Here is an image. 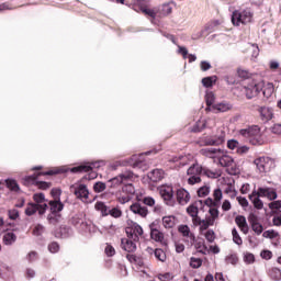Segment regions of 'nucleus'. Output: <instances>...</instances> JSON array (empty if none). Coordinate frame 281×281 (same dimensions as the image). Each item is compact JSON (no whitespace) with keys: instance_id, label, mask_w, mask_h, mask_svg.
Returning a JSON list of instances; mask_svg holds the SVG:
<instances>
[{"instance_id":"1","label":"nucleus","mask_w":281,"mask_h":281,"mask_svg":"<svg viewBox=\"0 0 281 281\" xmlns=\"http://www.w3.org/2000/svg\"><path fill=\"white\" fill-rule=\"evenodd\" d=\"M265 89V81L249 79L241 87V93H244L247 100H252V98H258L260 91Z\"/></svg>"},{"instance_id":"2","label":"nucleus","mask_w":281,"mask_h":281,"mask_svg":"<svg viewBox=\"0 0 281 281\" xmlns=\"http://www.w3.org/2000/svg\"><path fill=\"white\" fill-rule=\"evenodd\" d=\"M251 21H254V12L250 9H238L232 13V23L235 27L248 25Z\"/></svg>"},{"instance_id":"3","label":"nucleus","mask_w":281,"mask_h":281,"mask_svg":"<svg viewBox=\"0 0 281 281\" xmlns=\"http://www.w3.org/2000/svg\"><path fill=\"white\" fill-rule=\"evenodd\" d=\"M157 190L166 205H175V189L171 184L159 186Z\"/></svg>"},{"instance_id":"4","label":"nucleus","mask_w":281,"mask_h":281,"mask_svg":"<svg viewBox=\"0 0 281 281\" xmlns=\"http://www.w3.org/2000/svg\"><path fill=\"white\" fill-rule=\"evenodd\" d=\"M254 164L258 172L266 173L270 172L271 168L276 166V161L269 157H259L254 160Z\"/></svg>"},{"instance_id":"5","label":"nucleus","mask_w":281,"mask_h":281,"mask_svg":"<svg viewBox=\"0 0 281 281\" xmlns=\"http://www.w3.org/2000/svg\"><path fill=\"white\" fill-rule=\"evenodd\" d=\"M49 206H50V214L48 215V221L50 223H56V221L60 218V212H63V209L65 206L63 205V202H60V200L50 201Z\"/></svg>"},{"instance_id":"6","label":"nucleus","mask_w":281,"mask_h":281,"mask_svg":"<svg viewBox=\"0 0 281 281\" xmlns=\"http://www.w3.org/2000/svg\"><path fill=\"white\" fill-rule=\"evenodd\" d=\"M225 143V132L220 131L213 136H206L202 139L203 146H221Z\"/></svg>"},{"instance_id":"7","label":"nucleus","mask_w":281,"mask_h":281,"mask_svg":"<svg viewBox=\"0 0 281 281\" xmlns=\"http://www.w3.org/2000/svg\"><path fill=\"white\" fill-rule=\"evenodd\" d=\"M218 160L221 166H224V168H232L233 175H236V172H238V168L236 167V161L232 156L226 155L224 150L222 156H220Z\"/></svg>"},{"instance_id":"8","label":"nucleus","mask_w":281,"mask_h":281,"mask_svg":"<svg viewBox=\"0 0 281 281\" xmlns=\"http://www.w3.org/2000/svg\"><path fill=\"white\" fill-rule=\"evenodd\" d=\"M36 212H38V214L41 216H43V214H45V212H47V204L44 203L43 205H37L34 203H29L25 209L26 216H32V215L36 214Z\"/></svg>"},{"instance_id":"9","label":"nucleus","mask_w":281,"mask_h":281,"mask_svg":"<svg viewBox=\"0 0 281 281\" xmlns=\"http://www.w3.org/2000/svg\"><path fill=\"white\" fill-rule=\"evenodd\" d=\"M188 175H191V177L188 179V182L190 186H194V183H201V178L199 175H201V167L199 165H193L188 169Z\"/></svg>"},{"instance_id":"10","label":"nucleus","mask_w":281,"mask_h":281,"mask_svg":"<svg viewBox=\"0 0 281 281\" xmlns=\"http://www.w3.org/2000/svg\"><path fill=\"white\" fill-rule=\"evenodd\" d=\"M126 234H128L131 240L137 241L139 236L144 235V228L139 224L134 223L131 228L126 229Z\"/></svg>"},{"instance_id":"11","label":"nucleus","mask_w":281,"mask_h":281,"mask_svg":"<svg viewBox=\"0 0 281 281\" xmlns=\"http://www.w3.org/2000/svg\"><path fill=\"white\" fill-rule=\"evenodd\" d=\"M123 192H128V194H125V195L119 194L117 195V201L122 205H124V203H128V201H131L133 199V194H135V188H133V184H127L123 188Z\"/></svg>"},{"instance_id":"12","label":"nucleus","mask_w":281,"mask_h":281,"mask_svg":"<svg viewBox=\"0 0 281 281\" xmlns=\"http://www.w3.org/2000/svg\"><path fill=\"white\" fill-rule=\"evenodd\" d=\"M128 179H133V172L126 171L125 173H122L115 178H112L110 180L112 188H117V186H122L125 181H128Z\"/></svg>"},{"instance_id":"13","label":"nucleus","mask_w":281,"mask_h":281,"mask_svg":"<svg viewBox=\"0 0 281 281\" xmlns=\"http://www.w3.org/2000/svg\"><path fill=\"white\" fill-rule=\"evenodd\" d=\"M201 154L204 157H210L211 159H220L223 155V149L221 148H203L201 149Z\"/></svg>"},{"instance_id":"14","label":"nucleus","mask_w":281,"mask_h":281,"mask_svg":"<svg viewBox=\"0 0 281 281\" xmlns=\"http://www.w3.org/2000/svg\"><path fill=\"white\" fill-rule=\"evenodd\" d=\"M149 229L151 240H155L156 243H164V233L157 229V225L155 223L149 225Z\"/></svg>"},{"instance_id":"15","label":"nucleus","mask_w":281,"mask_h":281,"mask_svg":"<svg viewBox=\"0 0 281 281\" xmlns=\"http://www.w3.org/2000/svg\"><path fill=\"white\" fill-rule=\"evenodd\" d=\"M257 192L260 194V196H266V199H269V201H276V199H278V193L271 188H259Z\"/></svg>"},{"instance_id":"16","label":"nucleus","mask_w":281,"mask_h":281,"mask_svg":"<svg viewBox=\"0 0 281 281\" xmlns=\"http://www.w3.org/2000/svg\"><path fill=\"white\" fill-rule=\"evenodd\" d=\"M177 201L180 205H188L190 203V192L186 189H179L177 191Z\"/></svg>"},{"instance_id":"17","label":"nucleus","mask_w":281,"mask_h":281,"mask_svg":"<svg viewBox=\"0 0 281 281\" xmlns=\"http://www.w3.org/2000/svg\"><path fill=\"white\" fill-rule=\"evenodd\" d=\"M130 210L133 212V214H138V216H142V218H146V216H148V209H146V206H142L139 203L132 204Z\"/></svg>"},{"instance_id":"18","label":"nucleus","mask_w":281,"mask_h":281,"mask_svg":"<svg viewBox=\"0 0 281 281\" xmlns=\"http://www.w3.org/2000/svg\"><path fill=\"white\" fill-rule=\"evenodd\" d=\"M260 196L262 195H260L258 191H252L249 195V199L256 210H262V207H265V203L260 200Z\"/></svg>"},{"instance_id":"19","label":"nucleus","mask_w":281,"mask_h":281,"mask_svg":"<svg viewBox=\"0 0 281 281\" xmlns=\"http://www.w3.org/2000/svg\"><path fill=\"white\" fill-rule=\"evenodd\" d=\"M235 223L239 227L240 232H243V234H247L249 232V226L247 225V218L245 216H236Z\"/></svg>"},{"instance_id":"20","label":"nucleus","mask_w":281,"mask_h":281,"mask_svg":"<svg viewBox=\"0 0 281 281\" xmlns=\"http://www.w3.org/2000/svg\"><path fill=\"white\" fill-rule=\"evenodd\" d=\"M40 175L52 176V175H56V171L50 170V171H47V172H41L38 175L27 176V177L24 178L25 186H30V184L36 186V183H37L36 179H38Z\"/></svg>"},{"instance_id":"21","label":"nucleus","mask_w":281,"mask_h":281,"mask_svg":"<svg viewBox=\"0 0 281 281\" xmlns=\"http://www.w3.org/2000/svg\"><path fill=\"white\" fill-rule=\"evenodd\" d=\"M193 225L199 226L201 232H205L207 227H212L214 224L205 217V220H201V217L195 218Z\"/></svg>"},{"instance_id":"22","label":"nucleus","mask_w":281,"mask_h":281,"mask_svg":"<svg viewBox=\"0 0 281 281\" xmlns=\"http://www.w3.org/2000/svg\"><path fill=\"white\" fill-rule=\"evenodd\" d=\"M259 113L261 115V120H263L265 122L273 120V110L271 108L262 106L259 109Z\"/></svg>"},{"instance_id":"23","label":"nucleus","mask_w":281,"mask_h":281,"mask_svg":"<svg viewBox=\"0 0 281 281\" xmlns=\"http://www.w3.org/2000/svg\"><path fill=\"white\" fill-rule=\"evenodd\" d=\"M201 201L195 202L187 209V213L192 217V223H194L195 218H199V204L201 205Z\"/></svg>"},{"instance_id":"24","label":"nucleus","mask_w":281,"mask_h":281,"mask_svg":"<svg viewBox=\"0 0 281 281\" xmlns=\"http://www.w3.org/2000/svg\"><path fill=\"white\" fill-rule=\"evenodd\" d=\"M177 225V217L173 215H167L162 217V226L166 229H172Z\"/></svg>"},{"instance_id":"25","label":"nucleus","mask_w":281,"mask_h":281,"mask_svg":"<svg viewBox=\"0 0 281 281\" xmlns=\"http://www.w3.org/2000/svg\"><path fill=\"white\" fill-rule=\"evenodd\" d=\"M76 196L78 199H89V189H87V186L85 184H79L78 188L75 190Z\"/></svg>"},{"instance_id":"26","label":"nucleus","mask_w":281,"mask_h":281,"mask_svg":"<svg viewBox=\"0 0 281 281\" xmlns=\"http://www.w3.org/2000/svg\"><path fill=\"white\" fill-rule=\"evenodd\" d=\"M212 110L217 113H227V111H232V104L227 102L216 103L213 105Z\"/></svg>"},{"instance_id":"27","label":"nucleus","mask_w":281,"mask_h":281,"mask_svg":"<svg viewBox=\"0 0 281 281\" xmlns=\"http://www.w3.org/2000/svg\"><path fill=\"white\" fill-rule=\"evenodd\" d=\"M168 14H172V4L165 3L158 9V18L164 19V16H168Z\"/></svg>"},{"instance_id":"28","label":"nucleus","mask_w":281,"mask_h":281,"mask_svg":"<svg viewBox=\"0 0 281 281\" xmlns=\"http://www.w3.org/2000/svg\"><path fill=\"white\" fill-rule=\"evenodd\" d=\"M122 248L124 249V251L132 252L137 249V246L131 239H122Z\"/></svg>"},{"instance_id":"29","label":"nucleus","mask_w":281,"mask_h":281,"mask_svg":"<svg viewBox=\"0 0 281 281\" xmlns=\"http://www.w3.org/2000/svg\"><path fill=\"white\" fill-rule=\"evenodd\" d=\"M260 137V127L252 126L248 127V139L254 143L252 139H258Z\"/></svg>"},{"instance_id":"30","label":"nucleus","mask_w":281,"mask_h":281,"mask_svg":"<svg viewBox=\"0 0 281 281\" xmlns=\"http://www.w3.org/2000/svg\"><path fill=\"white\" fill-rule=\"evenodd\" d=\"M164 177H165V172L161 169L153 170L149 173V179H151L154 182L161 181V179H164Z\"/></svg>"},{"instance_id":"31","label":"nucleus","mask_w":281,"mask_h":281,"mask_svg":"<svg viewBox=\"0 0 281 281\" xmlns=\"http://www.w3.org/2000/svg\"><path fill=\"white\" fill-rule=\"evenodd\" d=\"M178 232L187 238H194V234H192V232L190 231V226L188 225H180L178 227Z\"/></svg>"},{"instance_id":"32","label":"nucleus","mask_w":281,"mask_h":281,"mask_svg":"<svg viewBox=\"0 0 281 281\" xmlns=\"http://www.w3.org/2000/svg\"><path fill=\"white\" fill-rule=\"evenodd\" d=\"M218 214L220 212L217 211V209L211 207L209 210V216H206V218L214 225V223L218 221Z\"/></svg>"},{"instance_id":"33","label":"nucleus","mask_w":281,"mask_h":281,"mask_svg":"<svg viewBox=\"0 0 281 281\" xmlns=\"http://www.w3.org/2000/svg\"><path fill=\"white\" fill-rule=\"evenodd\" d=\"M216 80H218V77L216 76L206 77L202 79V85L206 88L214 87V85H216Z\"/></svg>"},{"instance_id":"34","label":"nucleus","mask_w":281,"mask_h":281,"mask_svg":"<svg viewBox=\"0 0 281 281\" xmlns=\"http://www.w3.org/2000/svg\"><path fill=\"white\" fill-rule=\"evenodd\" d=\"M94 209L101 212L102 216H109V207L105 206L104 202H97Z\"/></svg>"},{"instance_id":"35","label":"nucleus","mask_w":281,"mask_h":281,"mask_svg":"<svg viewBox=\"0 0 281 281\" xmlns=\"http://www.w3.org/2000/svg\"><path fill=\"white\" fill-rule=\"evenodd\" d=\"M144 14H146L147 16H150V19L155 20V19H159V9H143Z\"/></svg>"},{"instance_id":"36","label":"nucleus","mask_w":281,"mask_h":281,"mask_svg":"<svg viewBox=\"0 0 281 281\" xmlns=\"http://www.w3.org/2000/svg\"><path fill=\"white\" fill-rule=\"evenodd\" d=\"M16 241V235L14 233L9 232L3 236V243L4 245H12V243Z\"/></svg>"},{"instance_id":"37","label":"nucleus","mask_w":281,"mask_h":281,"mask_svg":"<svg viewBox=\"0 0 281 281\" xmlns=\"http://www.w3.org/2000/svg\"><path fill=\"white\" fill-rule=\"evenodd\" d=\"M5 183L9 190H11L12 192H19L21 190L19 183H16V180L8 179L5 180Z\"/></svg>"},{"instance_id":"38","label":"nucleus","mask_w":281,"mask_h":281,"mask_svg":"<svg viewBox=\"0 0 281 281\" xmlns=\"http://www.w3.org/2000/svg\"><path fill=\"white\" fill-rule=\"evenodd\" d=\"M210 192H211L210 186L205 184V186L201 187L200 189H198V196L205 198L210 194Z\"/></svg>"},{"instance_id":"39","label":"nucleus","mask_w":281,"mask_h":281,"mask_svg":"<svg viewBox=\"0 0 281 281\" xmlns=\"http://www.w3.org/2000/svg\"><path fill=\"white\" fill-rule=\"evenodd\" d=\"M244 262L246 265H254L256 262V256L251 252H244Z\"/></svg>"},{"instance_id":"40","label":"nucleus","mask_w":281,"mask_h":281,"mask_svg":"<svg viewBox=\"0 0 281 281\" xmlns=\"http://www.w3.org/2000/svg\"><path fill=\"white\" fill-rule=\"evenodd\" d=\"M154 256L157 260H159L160 262H166V252L162 249H156L154 251Z\"/></svg>"},{"instance_id":"41","label":"nucleus","mask_w":281,"mask_h":281,"mask_svg":"<svg viewBox=\"0 0 281 281\" xmlns=\"http://www.w3.org/2000/svg\"><path fill=\"white\" fill-rule=\"evenodd\" d=\"M205 100H206L207 106L213 108L214 102L216 101V97L214 95V92H212V91L206 92Z\"/></svg>"},{"instance_id":"42","label":"nucleus","mask_w":281,"mask_h":281,"mask_svg":"<svg viewBox=\"0 0 281 281\" xmlns=\"http://www.w3.org/2000/svg\"><path fill=\"white\" fill-rule=\"evenodd\" d=\"M214 203H221L223 201V191L221 189H215L213 192Z\"/></svg>"},{"instance_id":"43","label":"nucleus","mask_w":281,"mask_h":281,"mask_svg":"<svg viewBox=\"0 0 281 281\" xmlns=\"http://www.w3.org/2000/svg\"><path fill=\"white\" fill-rule=\"evenodd\" d=\"M232 235L235 245H243V238H240V235H238V231L236 228H233Z\"/></svg>"},{"instance_id":"44","label":"nucleus","mask_w":281,"mask_h":281,"mask_svg":"<svg viewBox=\"0 0 281 281\" xmlns=\"http://www.w3.org/2000/svg\"><path fill=\"white\" fill-rule=\"evenodd\" d=\"M204 238L209 241V243H214V240L216 239V234L214 233V231L209 229L204 233Z\"/></svg>"},{"instance_id":"45","label":"nucleus","mask_w":281,"mask_h":281,"mask_svg":"<svg viewBox=\"0 0 281 281\" xmlns=\"http://www.w3.org/2000/svg\"><path fill=\"white\" fill-rule=\"evenodd\" d=\"M91 168L92 167L89 165H82V166L72 168L71 172H89Z\"/></svg>"},{"instance_id":"46","label":"nucleus","mask_w":281,"mask_h":281,"mask_svg":"<svg viewBox=\"0 0 281 281\" xmlns=\"http://www.w3.org/2000/svg\"><path fill=\"white\" fill-rule=\"evenodd\" d=\"M268 206L272 212H278V210H281V200L270 202Z\"/></svg>"},{"instance_id":"47","label":"nucleus","mask_w":281,"mask_h":281,"mask_svg":"<svg viewBox=\"0 0 281 281\" xmlns=\"http://www.w3.org/2000/svg\"><path fill=\"white\" fill-rule=\"evenodd\" d=\"M33 199H34L36 205H43L41 203H45V194H43V193H35L33 195Z\"/></svg>"},{"instance_id":"48","label":"nucleus","mask_w":281,"mask_h":281,"mask_svg":"<svg viewBox=\"0 0 281 281\" xmlns=\"http://www.w3.org/2000/svg\"><path fill=\"white\" fill-rule=\"evenodd\" d=\"M239 146L240 143H238V140L236 139H231L227 142V148H229V150H238Z\"/></svg>"},{"instance_id":"49","label":"nucleus","mask_w":281,"mask_h":281,"mask_svg":"<svg viewBox=\"0 0 281 281\" xmlns=\"http://www.w3.org/2000/svg\"><path fill=\"white\" fill-rule=\"evenodd\" d=\"M93 190L94 192H104L106 190V184L104 182H95Z\"/></svg>"},{"instance_id":"50","label":"nucleus","mask_w":281,"mask_h":281,"mask_svg":"<svg viewBox=\"0 0 281 281\" xmlns=\"http://www.w3.org/2000/svg\"><path fill=\"white\" fill-rule=\"evenodd\" d=\"M190 265L192 269H199L203 265V261L200 258H191Z\"/></svg>"},{"instance_id":"51","label":"nucleus","mask_w":281,"mask_h":281,"mask_svg":"<svg viewBox=\"0 0 281 281\" xmlns=\"http://www.w3.org/2000/svg\"><path fill=\"white\" fill-rule=\"evenodd\" d=\"M110 216H113V218H120L122 216V210L114 207L112 210H109Z\"/></svg>"},{"instance_id":"52","label":"nucleus","mask_w":281,"mask_h":281,"mask_svg":"<svg viewBox=\"0 0 281 281\" xmlns=\"http://www.w3.org/2000/svg\"><path fill=\"white\" fill-rule=\"evenodd\" d=\"M35 186L40 189V190H47L48 188H52V183L49 182H45V181H37L35 182Z\"/></svg>"},{"instance_id":"53","label":"nucleus","mask_w":281,"mask_h":281,"mask_svg":"<svg viewBox=\"0 0 281 281\" xmlns=\"http://www.w3.org/2000/svg\"><path fill=\"white\" fill-rule=\"evenodd\" d=\"M273 93V85L268 83L266 88L263 89V95L266 98H270V95Z\"/></svg>"},{"instance_id":"54","label":"nucleus","mask_w":281,"mask_h":281,"mask_svg":"<svg viewBox=\"0 0 281 281\" xmlns=\"http://www.w3.org/2000/svg\"><path fill=\"white\" fill-rule=\"evenodd\" d=\"M252 232L258 235L262 234V224H260L258 222H254L252 223Z\"/></svg>"},{"instance_id":"55","label":"nucleus","mask_w":281,"mask_h":281,"mask_svg":"<svg viewBox=\"0 0 281 281\" xmlns=\"http://www.w3.org/2000/svg\"><path fill=\"white\" fill-rule=\"evenodd\" d=\"M172 273H170V272H167V273H164V274H159L158 276V279L160 280V281H170V280H172Z\"/></svg>"},{"instance_id":"56","label":"nucleus","mask_w":281,"mask_h":281,"mask_svg":"<svg viewBox=\"0 0 281 281\" xmlns=\"http://www.w3.org/2000/svg\"><path fill=\"white\" fill-rule=\"evenodd\" d=\"M9 218H11V221H16V218H19V211L16 209L10 210Z\"/></svg>"},{"instance_id":"57","label":"nucleus","mask_w":281,"mask_h":281,"mask_svg":"<svg viewBox=\"0 0 281 281\" xmlns=\"http://www.w3.org/2000/svg\"><path fill=\"white\" fill-rule=\"evenodd\" d=\"M236 153H237V155H247V153H249V147L239 145Z\"/></svg>"},{"instance_id":"58","label":"nucleus","mask_w":281,"mask_h":281,"mask_svg":"<svg viewBox=\"0 0 281 281\" xmlns=\"http://www.w3.org/2000/svg\"><path fill=\"white\" fill-rule=\"evenodd\" d=\"M45 228L43 227V225H36L33 229V234L34 236H41V234H43Z\"/></svg>"},{"instance_id":"59","label":"nucleus","mask_w":281,"mask_h":281,"mask_svg":"<svg viewBox=\"0 0 281 281\" xmlns=\"http://www.w3.org/2000/svg\"><path fill=\"white\" fill-rule=\"evenodd\" d=\"M271 277L274 280H281V271H280V269H278V268L272 269Z\"/></svg>"},{"instance_id":"60","label":"nucleus","mask_w":281,"mask_h":281,"mask_svg":"<svg viewBox=\"0 0 281 281\" xmlns=\"http://www.w3.org/2000/svg\"><path fill=\"white\" fill-rule=\"evenodd\" d=\"M273 254L271 252V250H263L261 251V258H263L265 260H271Z\"/></svg>"},{"instance_id":"61","label":"nucleus","mask_w":281,"mask_h":281,"mask_svg":"<svg viewBox=\"0 0 281 281\" xmlns=\"http://www.w3.org/2000/svg\"><path fill=\"white\" fill-rule=\"evenodd\" d=\"M237 201L239 203V205H241V207H248L249 205V201H247L245 198L243 196H238Z\"/></svg>"},{"instance_id":"62","label":"nucleus","mask_w":281,"mask_h":281,"mask_svg":"<svg viewBox=\"0 0 281 281\" xmlns=\"http://www.w3.org/2000/svg\"><path fill=\"white\" fill-rule=\"evenodd\" d=\"M59 246L56 243H53L48 246V250L50 251V254H56L58 252Z\"/></svg>"},{"instance_id":"63","label":"nucleus","mask_w":281,"mask_h":281,"mask_svg":"<svg viewBox=\"0 0 281 281\" xmlns=\"http://www.w3.org/2000/svg\"><path fill=\"white\" fill-rule=\"evenodd\" d=\"M272 133H276L277 135H281V124H274L272 126Z\"/></svg>"},{"instance_id":"64","label":"nucleus","mask_w":281,"mask_h":281,"mask_svg":"<svg viewBox=\"0 0 281 281\" xmlns=\"http://www.w3.org/2000/svg\"><path fill=\"white\" fill-rule=\"evenodd\" d=\"M272 222H273V225H276L277 227H280V225H281V214L274 216Z\"/></svg>"}]
</instances>
